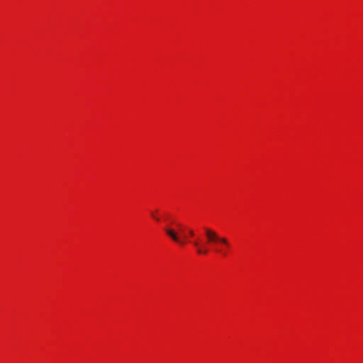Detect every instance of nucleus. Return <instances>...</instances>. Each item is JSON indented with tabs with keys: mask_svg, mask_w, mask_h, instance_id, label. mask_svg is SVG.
I'll return each instance as SVG.
<instances>
[{
	"mask_svg": "<svg viewBox=\"0 0 363 363\" xmlns=\"http://www.w3.org/2000/svg\"><path fill=\"white\" fill-rule=\"evenodd\" d=\"M151 216H152L154 219H155L156 220H157V221H159V220H160V218H159L158 217H157V216H155V214H154L153 213H151Z\"/></svg>",
	"mask_w": 363,
	"mask_h": 363,
	"instance_id": "nucleus-5",
	"label": "nucleus"
},
{
	"mask_svg": "<svg viewBox=\"0 0 363 363\" xmlns=\"http://www.w3.org/2000/svg\"><path fill=\"white\" fill-rule=\"evenodd\" d=\"M189 233L190 236H191V237L194 236V231L193 230H191V229L189 230Z\"/></svg>",
	"mask_w": 363,
	"mask_h": 363,
	"instance_id": "nucleus-6",
	"label": "nucleus"
},
{
	"mask_svg": "<svg viewBox=\"0 0 363 363\" xmlns=\"http://www.w3.org/2000/svg\"><path fill=\"white\" fill-rule=\"evenodd\" d=\"M193 245L197 247V253L199 255H206L208 252V249H203L201 247L200 242L199 240H195L193 242Z\"/></svg>",
	"mask_w": 363,
	"mask_h": 363,
	"instance_id": "nucleus-3",
	"label": "nucleus"
},
{
	"mask_svg": "<svg viewBox=\"0 0 363 363\" xmlns=\"http://www.w3.org/2000/svg\"><path fill=\"white\" fill-rule=\"evenodd\" d=\"M216 252L220 254L222 256H224V257L226 256V255H227L226 251H224V250H222V249H216Z\"/></svg>",
	"mask_w": 363,
	"mask_h": 363,
	"instance_id": "nucleus-4",
	"label": "nucleus"
},
{
	"mask_svg": "<svg viewBox=\"0 0 363 363\" xmlns=\"http://www.w3.org/2000/svg\"><path fill=\"white\" fill-rule=\"evenodd\" d=\"M164 231L167 233V235L174 242H178L181 245H184L185 241L183 240H181L179 237L178 234L172 228H164Z\"/></svg>",
	"mask_w": 363,
	"mask_h": 363,
	"instance_id": "nucleus-2",
	"label": "nucleus"
},
{
	"mask_svg": "<svg viewBox=\"0 0 363 363\" xmlns=\"http://www.w3.org/2000/svg\"><path fill=\"white\" fill-rule=\"evenodd\" d=\"M205 235L209 243L218 242L223 245L226 247H230V243L227 238L224 237H220L216 231L208 228H205Z\"/></svg>",
	"mask_w": 363,
	"mask_h": 363,
	"instance_id": "nucleus-1",
	"label": "nucleus"
}]
</instances>
